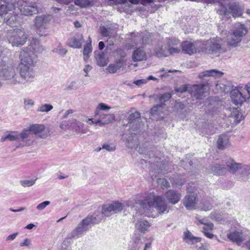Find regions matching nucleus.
Instances as JSON below:
<instances>
[{
    "instance_id": "f257e3e1",
    "label": "nucleus",
    "mask_w": 250,
    "mask_h": 250,
    "mask_svg": "<svg viewBox=\"0 0 250 250\" xmlns=\"http://www.w3.org/2000/svg\"><path fill=\"white\" fill-rule=\"evenodd\" d=\"M141 207L144 209H148L154 207L160 214L167 213L170 209L164 198L161 196H154L150 194L146 196L144 201L140 203Z\"/></svg>"
},
{
    "instance_id": "f03ea898",
    "label": "nucleus",
    "mask_w": 250,
    "mask_h": 250,
    "mask_svg": "<svg viewBox=\"0 0 250 250\" xmlns=\"http://www.w3.org/2000/svg\"><path fill=\"white\" fill-rule=\"evenodd\" d=\"M101 219L102 217L99 215L98 216L88 215L86 218L83 219L71 233L67 235L66 239L78 238L89 229V226L99 223L101 221Z\"/></svg>"
},
{
    "instance_id": "7ed1b4c3",
    "label": "nucleus",
    "mask_w": 250,
    "mask_h": 250,
    "mask_svg": "<svg viewBox=\"0 0 250 250\" xmlns=\"http://www.w3.org/2000/svg\"><path fill=\"white\" fill-rule=\"evenodd\" d=\"M0 77L8 81L11 84H19V75L16 73L14 66L5 61L0 62Z\"/></svg>"
},
{
    "instance_id": "20e7f679",
    "label": "nucleus",
    "mask_w": 250,
    "mask_h": 250,
    "mask_svg": "<svg viewBox=\"0 0 250 250\" xmlns=\"http://www.w3.org/2000/svg\"><path fill=\"white\" fill-rule=\"evenodd\" d=\"M24 62L20 63L19 65L20 76H19V83L23 84H28L33 82L35 77L36 72L34 67L32 65L27 66Z\"/></svg>"
},
{
    "instance_id": "39448f33",
    "label": "nucleus",
    "mask_w": 250,
    "mask_h": 250,
    "mask_svg": "<svg viewBox=\"0 0 250 250\" xmlns=\"http://www.w3.org/2000/svg\"><path fill=\"white\" fill-rule=\"evenodd\" d=\"M124 209V205L119 202H114L108 205H104L102 207V213H95L92 216H100L102 217L101 221L104 219V216L109 217L114 213L121 212Z\"/></svg>"
},
{
    "instance_id": "423d86ee",
    "label": "nucleus",
    "mask_w": 250,
    "mask_h": 250,
    "mask_svg": "<svg viewBox=\"0 0 250 250\" xmlns=\"http://www.w3.org/2000/svg\"><path fill=\"white\" fill-rule=\"evenodd\" d=\"M248 29L244 24L238 23L233 31L231 38L228 41V44L233 47L237 46L242 39L248 33Z\"/></svg>"
},
{
    "instance_id": "0eeeda50",
    "label": "nucleus",
    "mask_w": 250,
    "mask_h": 250,
    "mask_svg": "<svg viewBox=\"0 0 250 250\" xmlns=\"http://www.w3.org/2000/svg\"><path fill=\"white\" fill-rule=\"evenodd\" d=\"M27 37L23 29H14L7 37L9 42L13 46H19L23 45Z\"/></svg>"
},
{
    "instance_id": "6e6552de",
    "label": "nucleus",
    "mask_w": 250,
    "mask_h": 250,
    "mask_svg": "<svg viewBox=\"0 0 250 250\" xmlns=\"http://www.w3.org/2000/svg\"><path fill=\"white\" fill-rule=\"evenodd\" d=\"M201 51L207 54H215L219 52L222 48V42L220 40L210 39L203 43Z\"/></svg>"
},
{
    "instance_id": "1a4fd4ad",
    "label": "nucleus",
    "mask_w": 250,
    "mask_h": 250,
    "mask_svg": "<svg viewBox=\"0 0 250 250\" xmlns=\"http://www.w3.org/2000/svg\"><path fill=\"white\" fill-rule=\"evenodd\" d=\"M21 62H24L25 61V64L27 66L32 65V67H35L37 62V55L33 51L29 50L27 48H24L20 53Z\"/></svg>"
},
{
    "instance_id": "9d476101",
    "label": "nucleus",
    "mask_w": 250,
    "mask_h": 250,
    "mask_svg": "<svg viewBox=\"0 0 250 250\" xmlns=\"http://www.w3.org/2000/svg\"><path fill=\"white\" fill-rule=\"evenodd\" d=\"M208 90L207 84H194L190 87L189 92L191 96L196 99H202L206 96Z\"/></svg>"
},
{
    "instance_id": "9b49d317",
    "label": "nucleus",
    "mask_w": 250,
    "mask_h": 250,
    "mask_svg": "<svg viewBox=\"0 0 250 250\" xmlns=\"http://www.w3.org/2000/svg\"><path fill=\"white\" fill-rule=\"evenodd\" d=\"M52 19V16L50 14H43L37 16L34 19V26L38 30L46 29L48 24Z\"/></svg>"
},
{
    "instance_id": "f8f14e48",
    "label": "nucleus",
    "mask_w": 250,
    "mask_h": 250,
    "mask_svg": "<svg viewBox=\"0 0 250 250\" xmlns=\"http://www.w3.org/2000/svg\"><path fill=\"white\" fill-rule=\"evenodd\" d=\"M21 13L25 16H31L38 13L39 10L36 3L23 2L20 4Z\"/></svg>"
},
{
    "instance_id": "ddd939ff",
    "label": "nucleus",
    "mask_w": 250,
    "mask_h": 250,
    "mask_svg": "<svg viewBox=\"0 0 250 250\" xmlns=\"http://www.w3.org/2000/svg\"><path fill=\"white\" fill-rule=\"evenodd\" d=\"M227 237L230 241L240 245L248 238V235L241 231L234 230L229 232L227 234Z\"/></svg>"
},
{
    "instance_id": "4468645a",
    "label": "nucleus",
    "mask_w": 250,
    "mask_h": 250,
    "mask_svg": "<svg viewBox=\"0 0 250 250\" xmlns=\"http://www.w3.org/2000/svg\"><path fill=\"white\" fill-rule=\"evenodd\" d=\"M230 97L233 104L236 105L240 106L248 99L247 96L243 95L238 88L234 89L231 91Z\"/></svg>"
},
{
    "instance_id": "2eb2a0df",
    "label": "nucleus",
    "mask_w": 250,
    "mask_h": 250,
    "mask_svg": "<svg viewBox=\"0 0 250 250\" xmlns=\"http://www.w3.org/2000/svg\"><path fill=\"white\" fill-rule=\"evenodd\" d=\"M165 197L170 204L175 205L180 201L182 195L176 190L169 189L166 192Z\"/></svg>"
},
{
    "instance_id": "dca6fc26",
    "label": "nucleus",
    "mask_w": 250,
    "mask_h": 250,
    "mask_svg": "<svg viewBox=\"0 0 250 250\" xmlns=\"http://www.w3.org/2000/svg\"><path fill=\"white\" fill-rule=\"evenodd\" d=\"M83 42V35L82 34H77L68 39L67 43L70 47L73 48H80Z\"/></svg>"
},
{
    "instance_id": "f3484780",
    "label": "nucleus",
    "mask_w": 250,
    "mask_h": 250,
    "mask_svg": "<svg viewBox=\"0 0 250 250\" xmlns=\"http://www.w3.org/2000/svg\"><path fill=\"white\" fill-rule=\"evenodd\" d=\"M31 132L30 129H24L21 133H18L19 141L21 142V145L23 146H29L32 143V140H30L29 138L31 135Z\"/></svg>"
},
{
    "instance_id": "a211bd4d",
    "label": "nucleus",
    "mask_w": 250,
    "mask_h": 250,
    "mask_svg": "<svg viewBox=\"0 0 250 250\" xmlns=\"http://www.w3.org/2000/svg\"><path fill=\"white\" fill-rule=\"evenodd\" d=\"M182 51L188 55L197 52L196 45L194 42H191L188 41L183 42L181 45Z\"/></svg>"
},
{
    "instance_id": "6ab92c4d",
    "label": "nucleus",
    "mask_w": 250,
    "mask_h": 250,
    "mask_svg": "<svg viewBox=\"0 0 250 250\" xmlns=\"http://www.w3.org/2000/svg\"><path fill=\"white\" fill-rule=\"evenodd\" d=\"M196 196L194 195L186 196L183 200V204L188 210H193L195 208L197 203Z\"/></svg>"
},
{
    "instance_id": "aec40b11",
    "label": "nucleus",
    "mask_w": 250,
    "mask_h": 250,
    "mask_svg": "<svg viewBox=\"0 0 250 250\" xmlns=\"http://www.w3.org/2000/svg\"><path fill=\"white\" fill-rule=\"evenodd\" d=\"M134 62L143 61L146 59V55L143 47H139L135 50L132 54Z\"/></svg>"
},
{
    "instance_id": "412c9836",
    "label": "nucleus",
    "mask_w": 250,
    "mask_h": 250,
    "mask_svg": "<svg viewBox=\"0 0 250 250\" xmlns=\"http://www.w3.org/2000/svg\"><path fill=\"white\" fill-rule=\"evenodd\" d=\"M128 126L131 133L134 134L143 132L145 130V124L141 120L139 123H135Z\"/></svg>"
},
{
    "instance_id": "4be33fe9",
    "label": "nucleus",
    "mask_w": 250,
    "mask_h": 250,
    "mask_svg": "<svg viewBox=\"0 0 250 250\" xmlns=\"http://www.w3.org/2000/svg\"><path fill=\"white\" fill-rule=\"evenodd\" d=\"M217 147L219 149H224L229 146L228 136L224 134L220 135L217 140Z\"/></svg>"
},
{
    "instance_id": "5701e85b",
    "label": "nucleus",
    "mask_w": 250,
    "mask_h": 250,
    "mask_svg": "<svg viewBox=\"0 0 250 250\" xmlns=\"http://www.w3.org/2000/svg\"><path fill=\"white\" fill-rule=\"evenodd\" d=\"M27 49L33 51L36 54L38 53H42L44 50L43 47L40 44L39 41L36 39L32 40L30 45Z\"/></svg>"
},
{
    "instance_id": "b1692460",
    "label": "nucleus",
    "mask_w": 250,
    "mask_h": 250,
    "mask_svg": "<svg viewBox=\"0 0 250 250\" xmlns=\"http://www.w3.org/2000/svg\"><path fill=\"white\" fill-rule=\"evenodd\" d=\"M3 3L0 5V16L2 17L9 14V12L12 11L14 7V4L12 2L6 1L4 0Z\"/></svg>"
},
{
    "instance_id": "393cba45",
    "label": "nucleus",
    "mask_w": 250,
    "mask_h": 250,
    "mask_svg": "<svg viewBox=\"0 0 250 250\" xmlns=\"http://www.w3.org/2000/svg\"><path fill=\"white\" fill-rule=\"evenodd\" d=\"M226 165L230 172L234 173L242 168V164L236 163L233 159L229 158Z\"/></svg>"
},
{
    "instance_id": "a878e982",
    "label": "nucleus",
    "mask_w": 250,
    "mask_h": 250,
    "mask_svg": "<svg viewBox=\"0 0 250 250\" xmlns=\"http://www.w3.org/2000/svg\"><path fill=\"white\" fill-rule=\"evenodd\" d=\"M9 140L10 141H19L18 132L16 131H7L1 136L0 141L2 142Z\"/></svg>"
},
{
    "instance_id": "bb28decb",
    "label": "nucleus",
    "mask_w": 250,
    "mask_h": 250,
    "mask_svg": "<svg viewBox=\"0 0 250 250\" xmlns=\"http://www.w3.org/2000/svg\"><path fill=\"white\" fill-rule=\"evenodd\" d=\"M223 72L216 69H210L204 71L199 74V78L202 79L206 76H212L215 77H221L223 75Z\"/></svg>"
},
{
    "instance_id": "cd10ccee",
    "label": "nucleus",
    "mask_w": 250,
    "mask_h": 250,
    "mask_svg": "<svg viewBox=\"0 0 250 250\" xmlns=\"http://www.w3.org/2000/svg\"><path fill=\"white\" fill-rule=\"evenodd\" d=\"M29 129L31 132H34L36 135H38L42 133L45 129V126L43 125L34 124L29 126ZM46 136L45 134L40 135V137L42 138H44Z\"/></svg>"
},
{
    "instance_id": "c85d7f7f",
    "label": "nucleus",
    "mask_w": 250,
    "mask_h": 250,
    "mask_svg": "<svg viewBox=\"0 0 250 250\" xmlns=\"http://www.w3.org/2000/svg\"><path fill=\"white\" fill-rule=\"evenodd\" d=\"M18 15L14 13H9L4 18V21L7 25L13 27L16 25Z\"/></svg>"
},
{
    "instance_id": "c756f323",
    "label": "nucleus",
    "mask_w": 250,
    "mask_h": 250,
    "mask_svg": "<svg viewBox=\"0 0 250 250\" xmlns=\"http://www.w3.org/2000/svg\"><path fill=\"white\" fill-rule=\"evenodd\" d=\"M123 60L120 59L114 63L109 64L107 68V70L110 73H114L123 67Z\"/></svg>"
},
{
    "instance_id": "7c9ffc66",
    "label": "nucleus",
    "mask_w": 250,
    "mask_h": 250,
    "mask_svg": "<svg viewBox=\"0 0 250 250\" xmlns=\"http://www.w3.org/2000/svg\"><path fill=\"white\" fill-rule=\"evenodd\" d=\"M210 170L211 173L218 175H223L227 171L226 167L219 164L212 165L210 167Z\"/></svg>"
},
{
    "instance_id": "2f4dec72",
    "label": "nucleus",
    "mask_w": 250,
    "mask_h": 250,
    "mask_svg": "<svg viewBox=\"0 0 250 250\" xmlns=\"http://www.w3.org/2000/svg\"><path fill=\"white\" fill-rule=\"evenodd\" d=\"M127 120L128 122V124L125 125L126 126L135 123H139V122L141 120V114L138 111L131 113L127 117Z\"/></svg>"
},
{
    "instance_id": "473e14b6",
    "label": "nucleus",
    "mask_w": 250,
    "mask_h": 250,
    "mask_svg": "<svg viewBox=\"0 0 250 250\" xmlns=\"http://www.w3.org/2000/svg\"><path fill=\"white\" fill-rule=\"evenodd\" d=\"M183 239L188 243L189 241L192 244H195L201 241V238L195 237L188 230L184 232Z\"/></svg>"
},
{
    "instance_id": "72a5a7b5",
    "label": "nucleus",
    "mask_w": 250,
    "mask_h": 250,
    "mask_svg": "<svg viewBox=\"0 0 250 250\" xmlns=\"http://www.w3.org/2000/svg\"><path fill=\"white\" fill-rule=\"evenodd\" d=\"M143 245V242L141 237L136 236L133 239L132 244L129 247L128 250H139Z\"/></svg>"
},
{
    "instance_id": "f704fd0d",
    "label": "nucleus",
    "mask_w": 250,
    "mask_h": 250,
    "mask_svg": "<svg viewBox=\"0 0 250 250\" xmlns=\"http://www.w3.org/2000/svg\"><path fill=\"white\" fill-rule=\"evenodd\" d=\"M95 57L97 61V63L99 66H104L106 65L108 63V60L105 57V54L103 52L99 53L98 55L95 52Z\"/></svg>"
},
{
    "instance_id": "c9c22d12",
    "label": "nucleus",
    "mask_w": 250,
    "mask_h": 250,
    "mask_svg": "<svg viewBox=\"0 0 250 250\" xmlns=\"http://www.w3.org/2000/svg\"><path fill=\"white\" fill-rule=\"evenodd\" d=\"M167 47L162 44L158 45L154 49L156 55L158 57H164L167 56Z\"/></svg>"
},
{
    "instance_id": "e433bc0d",
    "label": "nucleus",
    "mask_w": 250,
    "mask_h": 250,
    "mask_svg": "<svg viewBox=\"0 0 250 250\" xmlns=\"http://www.w3.org/2000/svg\"><path fill=\"white\" fill-rule=\"evenodd\" d=\"M151 224L146 220H141L138 223V229L139 230L143 233L149 230Z\"/></svg>"
},
{
    "instance_id": "4c0bfd02",
    "label": "nucleus",
    "mask_w": 250,
    "mask_h": 250,
    "mask_svg": "<svg viewBox=\"0 0 250 250\" xmlns=\"http://www.w3.org/2000/svg\"><path fill=\"white\" fill-rule=\"evenodd\" d=\"M100 117L103 125L112 123L115 119V116L113 114H102Z\"/></svg>"
},
{
    "instance_id": "58836bf2",
    "label": "nucleus",
    "mask_w": 250,
    "mask_h": 250,
    "mask_svg": "<svg viewBox=\"0 0 250 250\" xmlns=\"http://www.w3.org/2000/svg\"><path fill=\"white\" fill-rule=\"evenodd\" d=\"M71 126L73 129L78 133H84L83 132V124L77 121L75 119L71 120Z\"/></svg>"
},
{
    "instance_id": "ea45409f",
    "label": "nucleus",
    "mask_w": 250,
    "mask_h": 250,
    "mask_svg": "<svg viewBox=\"0 0 250 250\" xmlns=\"http://www.w3.org/2000/svg\"><path fill=\"white\" fill-rule=\"evenodd\" d=\"M74 3L81 8H86L93 5L92 0H75Z\"/></svg>"
},
{
    "instance_id": "a19ab883",
    "label": "nucleus",
    "mask_w": 250,
    "mask_h": 250,
    "mask_svg": "<svg viewBox=\"0 0 250 250\" xmlns=\"http://www.w3.org/2000/svg\"><path fill=\"white\" fill-rule=\"evenodd\" d=\"M212 201L211 198H209L203 201L202 203V206L201 207V209L204 211L210 210L212 208Z\"/></svg>"
},
{
    "instance_id": "79ce46f5",
    "label": "nucleus",
    "mask_w": 250,
    "mask_h": 250,
    "mask_svg": "<svg viewBox=\"0 0 250 250\" xmlns=\"http://www.w3.org/2000/svg\"><path fill=\"white\" fill-rule=\"evenodd\" d=\"M53 108V106L48 104H41L37 109V112H48Z\"/></svg>"
},
{
    "instance_id": "37998d69",
    "label": "nucleus",
    "mask_w": 250,
    "mask_h": 250,
    "mask_svg": "<svg viewBox=\"0 0 250 250\" xmlns=\"http://www.w3.org/2000/svg\"><path fill=\"white\" fill-rule=\"evenodd\" d=\"M144 200H142L143 201ZM142 202V201H139L138 202L136 200H128L125 201L124 203H122L124 205V208L125 207H130L131 208H134L137 204H139L140 206V203Z\"/></svg>"
},
{
    "instance_id": "c03bdc74",
    "label": "nucleus",
    "mask_w": 250,
    "mask_h": 250,
    "mask_svg": "<svg viewBox=\"0 0 250 250\" xmlns=\"http://www.w3.org/2000/svg\"><path fill=\"white\" fill-rule=\"evenodd\" d=\"M160 160V158L157 157H155L152 158L151 161H149V163L151 164L154 165V166H156L158 168H160L162 169L164 168V164L162 163V162L159 161Z\"/></svg>"
},
{
    "instance_id": "a18cd8bd",
    "label": "nucleus",
    "mask_w": 250,
    "mask_h": 250,
    "mask_svg": "<svg viewBox=\"0 0 250 250\" xmlns=\"http://www.w3.org/2000/svg\"><path fill=\"white\" fill-rule=\"evenodd\" d=\"M53 51L62 56H64L67 52L65 49L62 48L60 43H59L57 47L54 48Z\"/></svg>"
},
{
    "instance_id": "49530a36",
    "label": "nucleus",
    "mask_w": 250,
    "mask_h": 250,
    "mask_svg": "<svg viewBox=\"0 0 250 250\" xmlns=\"http://www.w3.org/2000/svg\"><path fill=\"white\" fill-rule=\"evenodd\" d=\"M36 181V179L21 180L20 184L23 187H29L34 185Z\"/></svg>"
},
{
    "instance_id": "de8ad7c7",
    "label": "nucleus",
    "mask_w": 250,
    "mask_h": 250,
    "mask_svg": "<svg viewBox=\"0 0 250 250\" xmlns=\"http://www.w3.org/2000/svg\"><path fill=\"white\" fill-rule=\"evenodd\" d=\"M157 183L163 189L170 187V184L169 182L164 178H158L157 179Z\"/></svg>"
},
{
    "instance_id": "09e8293b",
    "label": "nucleus",
    "mask_w": 250,
    "mask_h": 250,
    "mask_svg": "<svg viewBox=\"0 0 250 250\" xmlns=\"http://www.w3.org/2000/svg\"><path fill=\"white\" fill-rule=\"evenodd\" d=\"M101 35L104 37H107L109 36V28H106L105 26L101 25L99 28Z\"/></svg>"
},
{
    "instance_id": "8fccbe9b",
    "label": "nucleus",
    "mask_w": 250,
    "mask_h": 250,
    "mask_svg": "<svg viewBox=\"0 0 250 250\" xmlns=\"http://www.w3.org/2000/svg\"><path fill=\"white\" fill-rule=\"evenodd\" d=\"M92 51V47L91 42L87 43L84 46L83 50V54L84 56H86L87 58L89 57V54Z\"/></svg>"
},
{
    "instance_id": "3c124183",
    "label": "nucleus",
    "mask_w": 250,
    "mask_h": 250,
    "mask_svg": "<svg viewBox=\"0 0 250 250\" xmlns=\"http://www.w3.org/2000/svg\"><path fill=\"white\" fill-rule=\"evenodd\" d=\"M171 97V95L169 93H165L159 97V100L161 104H163V103L168 101Z\"/></svg>"
},
{
    "instance_id": "603ef678",
    "label": "nucleus",
    "mask_w": 250,
    "mask_h": 250,
    "mask_svg": "<svg viewBox=\"0 0 250 250\" xmlns=\"http://www.w3.org/2000/svg\"><path fill=\"white\" fill-rule=\"evenodd\" d=\"M166 42L167 47L169 46H173L176 45L179 43V41L175 39H166Z\"/></svg>"
},
{
    "instance_id": "864d4df0",
    "label": "nucleus",
    "mask_w": 250,
    "mask_h": 250,
    "mask_svg": "<svg viewBox=\"0 0 250 250\" xmlns=\"http://www.w3.org/2000/svg\"><path fill=\"white\" fill-rule=\"evenodd\" d=\"M233 113L234 114L235 120L237 123H240L244 119L242 114L239 112L237 108H235V111H233Z\"/></svg>"
},
{
    "instance_id": "5fc2aeb1",
    "label": "nucleus",
    "mask_w": 250,
    "mask_h": 250,
    "mask_svg": "<svg viewBox=\"0 0 250 250\" xmlns=\"http://www.w3.org/2000/svg\"><path fill=\"white\" fill-rule=\"evenodd\" d=\"M78 88V86L76 84L75 81L71 82L69 84L66 85L64 88V90L67 91H69L72 90H75Z\"/></svg>"
},
{
    "instance_id": "6e6d98bb",
    "label": "nucleus",
    "mask_w": 250,
    "mask_h": 250,
    "mask_svg": "<svg viewBox=\"0 0 250 250\" xmlns=\"http://www.w3.org/2000/svg\"><path fill=\"white\" fill-rule=\"evenodd\" d=\"M167 56L169 55H172L174 54H177L179 53L180 51V50L179 48L177 47H175L173 46H169L167 47Z\"/></svg>"
},
{
    "instance_id": "4d7b16f0",
    "label": "nucleus",
    "mask_w": 250,
    "mask_h": 250,
    "mask_svg": "<svg viewBox=\"0 0 250 250\" xmlns=\"http://www.w3.org/2000/svg\"><path fill=\"white\" fill-rule=\"evenodd\" d=\"M102 148L106 149L108 151H114L116 150V146L113 144H104L102 146Z\"/></svg>"
},
{
    "instance_id": "13d9d810",
    "label": "nucleus",
    "mask_w": 250,
    "mask_h": 250,
    "mask_svg": "<svg viewBox=\"0 0 250 250\" xmlns=\"http://www.w3.org/2000/svg\"><path fill=\"white\" fill-rule=\"evenodd\" d=\"M50 204V202L49 201H44L40 204H39L36 207V208L39 210H42L44 209L47 206Z\"/></svg>"
},
{
    "instance_id": "bf43d9fd",
    "label": "nucleus",
    "mask_w": 250,
    "mask_h": 250,
    "mask_svg": "<svg viewBox=\"0 0 250 250\" xmlns=\"http://www.w3.org/2000/svg\"><path fill=\"white\" fill-rule=\"evenodd\" d=\"M165 104H157L154 106L150 110V113L152 115L158 114V111L159 109L162 107L163 105H165Z\"/></svg>"
},
{
    "instance_id": "052dcab7",
    "label": "nucleus",
    "mask_w": 250,
    "mask_h": 250,
    "mask_svg": "<svg viewBox=\"0 0 250 250\" xmlns=\"http://www.w3.org/2000/svg\"><path fill=\"white\" fill-rule=\"evenodd\" d=\"M141 42L142 44H145L148 43L149 39V37H148L147 33L146 34L145 33H142L141 35Z\"/></svg>"
},
{
    "instance_id": "680f3d73",
    "label": "nucleus",
    "mask_w": 250,
    "mask_h": 250,
    "mask_svg": "<svg viewBox=\"0 0 250 250\" xmlns=\"http://www.w3.org/2000/svg\"><path fill=\"white\" fill-rule=\"evenodd\" d=\"M203 232H204L205 235L208 238H209V239H212L213 238V237L214 236V235L209 232V231H208V228H203Z\"/></svg>"
},
{
    "instance_id": "e2e57ef3",
    "label": "nucleus",
    "mask_w": 250,
    "mask_h": 250,
    "mask_svg": "<svg viewBox=\"0 0 250 250\" xmlns=\"http://www.w3.org/2000/svg\"><path fill=\"white\" fill-rule=\"evenodd\" d=\"M111 108V107L108 106L104 103H100L98 105V109L102 110H108Z\"/></svg>"
},
{
    "instance_id": "0e129e2a",
    "label": "nucleus",
    "mask_w": 250,
    "mask_h": 250,
    "mask_svg": "<svg viewBox=\"0 0 250 250\" xmlns=\"http://www.w3.org/2000/svg\"><path fill=\"white\" fill-rule=\"evenodd\" d=\"M188 89V87L186 85H183L181 86L176 88H175V91L176 92H180V93H183L186 92Z\"/></svg>"
},
{
    "instance_id": "69168bd1",
    "label": "nucleus",
    "mask_w": 250,
    "mask_h": 250,
    "mask_svg": "<svg viewBox=\"0 0 250 250\" xmlns=\"http://www.w3.org/2000/svg\"><path fill=\"white\" fill-rule=\"evenodd\" d=\"M146 80L145 79H140L134 81V83L139 86H141L142 84L146 83Z\"/></svg>"
},
{
    "instance_id": "338daca9",
    "label": "nucleus",
    "mask_w": 250,
    "mask_h": 250,
    "mask_svg": "<svg viewBox=\"0 0 250 250\" xmlns=\"http://www.w3.org/2000/svg\"><path fill=\"white\" fill-rule=\"evenodd\" d=\"M18 234H19L18 232H16V233H14L9 235V236H8L6 237V241L14 240L16 238L17 236L18 235Z\"/></svg>"
},
{
    "instance_id": "774afa93",
    "label": "nucleus",
    "mask_w": 250,
    "mask_h": 250,
    "mask_svg": "<svg viewBox=\"0 0 250 250\" xmlns=\"http://www.w3.org/2000/svg\"><path fill=\"white\" fill-rule=\"evenodd\" d=\"M24 104L25 105L30 106H32L34 105V101L31 99H25L24 101Z\"/></svg>"
}]
</instances>
